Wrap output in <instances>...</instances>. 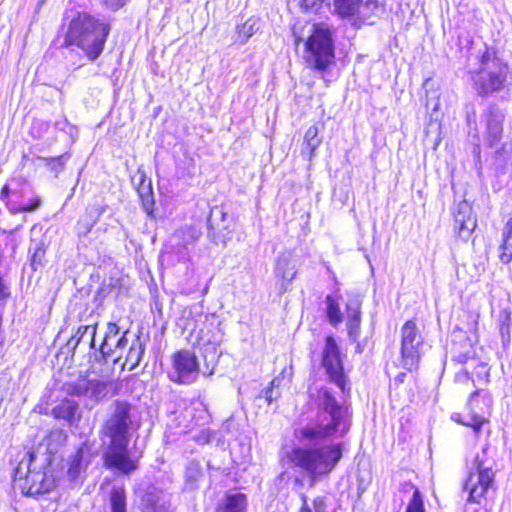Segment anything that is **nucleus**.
<instances>
[{"mask_svg": "<svg viewBox=\"0 0 512 512\" xmlns=\"http://www.w3.org/2000/svg\"><path fill=\"white\" fill-rule=\"evenodd\" d=\"M322 0H302L301 6L304 9H318L321 6Z\"/></svg>", "mask_w": 512, "mask_h": 512, "instance_id": "40", "label": "nucleus"}, {"mask_svg": "<svg viewBox=\"0 0 512 512\" xmlns=\"http://www.w3.org/2000/svg\"><path fill=\"white\" fill-rule=\"evenodd\" d=\"M504 118L503 112L496 104L488 105L481 116L490 147H494L502 138Z\"/></svg>", "mask_w": 512, "mask_h": 512, "instance_id": "14", "label": "nucleus"}, {"mask_svg": "<svg viewBox=\"0 0 512 512\" xmlns=\"http://www.w3.org/2000/svg\"><path fill=\"white\" fill-rule=\"evenodd\" d=\"M318 133V127L315 125L310 126L305 132L304 143L306 149L309 150L310 155L314 153L321 143V138L318 136Z\"/></svg>", "mask_w": 512, "mask_h": 512, "instance_id": "25", "label": "nucleus"}, {"mask_svg": "<svg viewBox=\"0 0 512 512\" xmlns=\"http://www.w3.org/2000/svg\"><path fill=\"white\" fill-rule=\"evenodd\" d=\"M62 430H52L39 446L27 453L28 459L22 460L16 470V478L25 479L27 494L39 495L53 489L55 481L50 474L49 466L52 456L57 452L58 444L65 440Z\"/></svg>", "mask_w": 512, "mask_h": 512, "instance_id": "3", "label": "nucleus"}, {"mask_svg": "<svg viewBox=\"0 0 512 512\" xmlns=\"http://www.w3.org/2000/svg\"><path fill=\"white\" fill-rule=\"evenodd\" d=\"M89 30H90V28H89V29H87V30H86V29H85V30H84V29H81L80 36L85 37L86 35H88Z\"/></svg>", "mask_w": 512, "mask_h": 512, "instance_id": "45", "label": "nucleus"}, {"mask_svg": "<svg viewBox=\"0 0 512 512\" xmlns=\"http://www.w3.org/2000/svg\"><path fill=\"white\" fill-rule=\"evenodd\" d=\"M333 7L340 17L356 16L361 21H368L380 10L377 0H333Z\"/></svg>", "mask_w": 512, "mask_h": 512, "instance_id": "13", "label": "nucleus"}, {"mask_svg": "<svg viewBox=\"0 0 512 512\" xmlns=\"http://www.w3.org/2000/svg\"><path fill=\"white\" fill-rule=\"evenodd\" d=\"M316 402V416L294 431L299 443L314 447H295L289 454L290 462L304 471L312 482L331 473L342 458L341 443L317 445L342 438L350 429L348 409L341 406L327 388L318 390Z\"/></svg>", "mask_w": 512, "mask_h": 512, "instance_id": "1", "label": "nucleus"}, {"mask_svg": "<svg viewBox=\"0 0 512 512\" xmlns=\"http://www.w3.org/2000/svg\"><path fill=\"white\" fill-rule=\"evenodd\" d=\"M496 462L490 454V448L484 447L477 453L469 466L467 479L464 483V491L468 492L467 501L470 503H481L494 486Z\"/></svg>", "mask_w": 512, "mask_h": 512, "instance_id": "8", "label": "nucleus"}, {"mask_svg": "<svg viewBox=\"0 0 512 512\" xmlns=\"http://www.w3.org/2000/svg\"><path fill=\"white\" fill-rule=\"evenodd\" d=\"M360 322H361V319L347 320L348 334H349V337L351 339H353L354 341L357 339V337L359 335Z\"/></svg>", "mask_w": 512, "mask_h": 512, "instance_id": "36", "label": "nucleus"}, {"mask_svg": "<svg viewBox=\"0 0 512 512\" xmlns=\"http://www.w3.org/2000/svg\"><path fill=\"white\" fill-rule=\"evenodd\" d=\"M419 492L420 491L414 484H412L411 482H404L401 484L398 493L395 496L398 497L400 503L403 504L405 499L408 498V496H410L411 498L412 496L416 495Z\"/></svg>", "mask_w": 512, "mask_h": 512, "instance_id": "30", "label": "nucleus"}, {"mask_svg": "<svg viewBox=\"0 0 512 512\" xmlns=\"http://www.w3.org/2000/svg\"><path fill=\"white\" fill-rule=\"evenodd\" d=\"M133 429L131 404L124 400L113 401L98 432L106 468L125 475L138 469V460L131 458L128 449Z\"/></svg>", "mask_w": 512, "mask_h": 512, "instance_id": "2", "label": "nucleus"}, {"mask_svg": "<svg viewBox=\"0 0 512 512\" xmlns=\"http://www.w3.org/2000/svg\"><path fill=\"white\" fill-rule=\"evenodd\" d=\"M503 149H505L507 151H511L512 150V144H504Z\"/></svg>", "mask_w": 512, "mask_h": 512, "instance_id": "46", "label": "nucleus"}, {"mask_svg": "<svg viewBox=\"0 0 512 512\" xmlns=\"http://www.w3.org/2000/svg\"><path fill=\"white\" fill-rule=\"evenodd\" d=\"M62 159H63V156L58 157V159H57V160L60 162Z\"/></svg>", "mask_w": 512, "mask_h": 512, "instance_id": "50", "label": "nucleus"}, {"mask_svg": "<svg viewBox=\"0 0 512 512\" xmlns=\"http://www.w3.org/2000/svg\"><path fill=\"white\" fill-rule=\"evenodd\" d=\"M470 359V356L467 354H459L454 357V360H456L459 363H466Z\"/></svg>", "mask_w": 512, "mask_h": 512, "instance_id": "43", "label": "nucleus"}, {"mask_svg": "<svg viewBox=\"0 0 512 512\" xmlns=\"http://www.w3.org/2000/svg\"><path fill=\"white\" fill-rule=\"evenodd\" d=\"M128 331L120 333V328L116 323L109 322L100 346L101 359L108 363L109 359L113 365L122 360V351L126 348L128 340L126 338Z\"/></svg>", "mask_w": 512, "mask_h": 512, "instance_id": "11", "label": "nucleus"}, {"mask_svg": "<svg viewBox=\"0 0 512 512\" xmlns=\"http://www.w3.org/2000/svg\"><path fill=\"white\" fill-rule=\"evenodd\" d=\"M456 222H459L461 224L460 231L467 230V234L470 233V231L474 228L475 223H466L463 217H460V214L456 216Z\"/></svg>", "mask_w": 512, "mask_h": 512, "instance_id": "39", "label": "nucleus"}, {"mask_svg": "<svg viewBox=\"0 0 512 512\" xmlns=\"http://www.w3.org/2000/svg\"><path fill=\"white\" fill-rule=\"evenodd\" d=\"M199 236V231L194 227H182L172 236L173 246L177 248L179 254H182L181 249L188 251L189 246L193 245L198 240Z\"/></svg>", "mask_w": 512, "mask_h": 512, "instance_id": "17", "label": "nucleus"}, {"mask_svg": "<svg viewBox=\"0 0 512 512\" xmlns=\"http://www.w3.org/2000/svg\"><path fill=\"white\" fill-rule=\"evenodd\" d=\"M87 466V462L84 461L83 450L79 449L75 456L72 458L68 468V478L71 482H77L81 476V473Z\"/></svg>", "mask_w": 512, "mask_h": 512, "instance_id": "21", "label": "nucleus"}, {"mask_svg": "<svg viewBox=\"0 0 512 512\" xmlns=\"http://www.w3.org/2000/svg\"><path fill=\"white\" fill-rule=\"evenodd\" d=\"M129 0H100L101 4L111 11L124 7Z\"/></svg>", "mask_w": 512, "mask_h": 512, "instance_id": "37", "label": "nucleus"}, {"mask_svg": "<svg viewBox=\"0 0 512 512\" xmlns=\"http://www.w3.org/2000/svg\"><path fill=\"white\" fill-rule=\"evenodd\" d=\"M109 501L111 512H127L126 492L123 487H113Z\"/></svg>", "mask_w": 512, "mask_h": 512, "instance_id": "23", "label": "nucleus"}, {"mask_svg": "<svg viewBox=\"0 0 512 512\" xmlns=\"http://www.w3.org/2000/svg\"><path fill=\"white\" fill-rule=\"evenodd\" d=\"M202 468L196 461L190 462L185 469V485L187 489L194 490L202 478Z\"/></svg>", "mask_w": 512, "mask_h": 512, "instance_id": "22", "label": "nucleus"}, {"mask_svg": "<svg viewBox=\"0 0 512 512\" xmlns=\"http://www.w3.org/2000/svg\"><path fill=\"white\" fill-rule=\"evenodd\" d=\"M454 419L456 421L462 423L463 425L472 427L476 433H478L480 431V429L485 421V419L482 416L477 415V414H468L461 420L456 419V418H454Z\"/></svg>", "mask_w": 512, "mask_h": 512, "instance_id": "29", "label": "nucleus"}, {"mask_svg": "<svg viewBox=\"0 0 512 512\" xmlns=\"http://www.w3.org/2000/svg\"><path fill=\"white\" fill-rule=\"evenodd\" d=\"M505 333H506V334H509V331H508V330L506 331V330H505V328H504V326H502V327H501V335H502V337H503V338H504Z\"/></svg>", "mask_w": 512, "mask_h": 512, "instance_id": "47", "label": "nucleus"}, {"mask_svg": "<svg viewBox=\"0 0 512 512\" xmlns=\"http://www.w3.org/2000/svg\"><path fill=\"white\" fill-rule=\"evenodd\" d=\"M257 30L256 22L252 19L247 20L242 26L237 27L240 41L245 43Z\"/></svg>", "mask_w": 512, "mask_h": 512, "instance_id": "27", "label": "nucleus"}, {"mask_svg": "<svg viewBox=\"0 0 512 512\" xmlns=\"http://www.w3.org/2000/svg\"><path fill=\"white\" fill-rule=\"evenodd\" d=\"M247 507V498L243 493H229L226 495L223 504L218 507L216 512H245Z\"/></svg>", "mask_w": 512, "mask_h": 512, "instance_id": "19", "label": "nucleus"}, {"mask_svg": "<svg viewBox=\"0 0 512 512\" xmlns=\"http://www.w3.org/2000/svg\"><path fill=\"white\" fill-rule=\"evenodd\" d=\"M9 192H10L9 187H8L7 185H5V186L2 188V190H1V193H0V199H1V200H5V199L8 197Z\"/></svg>", "mask_w": 512, "mask_h": 512, "instance_id": "44", "label": "nucleus"}, {"mask_svg": "<svg viewBox=\"0 0 512 512\" xmlns=\"http://www.w3.org/2000/svg\"><path fill=\"white\" fill-rule=\"evenodd\" d=\"M93 372L98 373L100 377L102 378H109L112 373V369L110 368H103L99 371L96 370L95 365H92Z\"/></svg>", "mask_w": 512, "mask_h": 512, "instance_id": "41", "label": "nucleus"}, {"mask_svg": "<svg viewBox=\"0 0 512 512\" xmlns=\"http://www.w3.org/2000/svg\"><path fill=\"white\" fill-rule=\"evenodd\" d=\"M145 352V343L142 341L140 336L131 342L125 360L120 361V370L127 369L128 371L134 370L141 362L143 354Z\"/></svg>", "mask_w": 512, "mask_h": 512, "instance_id": "16", "label": "nucleus"}, {"mask_svg": "<svg viewBox=\"0 0 512 512\" xmlns=\"http://www.w3.org/2000/svg\"><path fill=\"white\" fill-rule=\"evenodd\" d=\"M326 305H327V317L329 319V322L332 325H337L342 321V314L340 311V306L338 300L328 295L326 297Z\"/></svg>", "mask_w": 512, "mask_h": 512, "instance_id": "24", "label": "nucleus"}, {"mask_svg": "<svg viewBox=\"0 0 512 512\" xmlns=\"http://www.w3.org/2000/svg\"><path fill=\"white\" fill-rule=\"evenodd\" d=\"M423 339L414 321L408 320L401 328V355L405 369L412 371L420 360L419 347Z\"/></svg>", "mask_w": 512, "mask_h": 512, "instance_id": "9", "label": "nucleus"}, {"mask_svg": "<svg viewBox=\"0 0 512 512\" xmlns=\"http://www.w3.org/2000/svg\"><path fill=\"white\" fill-rule=\"evenodd\" d=\"M66 394L84 398L93 404L105 399L109 392L108 383L103 380L80 377L75 381L67 382L63 386Z\"/></svg>", "mask_w": 512, "mask_h": 512, "instance_id": "10", "label": "nucleus"}, {"mask_svg": "<svg viewBox=\"0 0 512 512\" xmlns=\"http://www.w3.org/2000/svg\"><path fill=\"white\" fill-rule=\"evenodd\" d=\"M211 433L209 430H202L196 437V441L199 444H207L211 441Z\"/></svg>", "mask_w": 512, "mask_h": 512, "instance_id": "38", "label": "nucleus"}, {"mask_svg": "<svg viewBox=\"0 0 512 512\" xmlns=\"http://www.w3.org/2000/svg\"><path fill=\"white\" fill-rule=\"evenodd\" d=\"M303 61L307 68L319 73H324L334 64V39L327 24L317 23L312 26L305 41Z\"/></svg>", "mask_w": 512, "mask_h": 512, "instance_id": "7", "label": "nucleus"}, {"mask_svg": "<svg viewBox=\"0 0 512 512\" xmlns=\"http://www.w3.org/2000/svg\"><path fill=\"white\" fill-rule=\"evenodd\" d=\"M322 365L330 380L344 391L346 380L343 372V364L338 345L332 336L326 337L325 347L322 353Z\"/></svg>", "mask_w": 512, "mask_h": 512, "instance_id": "12", "label": "nucleus"}, {"mask_svg": "<svg viewBox=\"0 0 512 512\" xmlns=\"http://www.w3.org/2000/svg\"><path fill=\"white\" fill-rule=\"evenodd\" d=\"M89 333L91 336V345L94 344L95 335H96V325H85L80 326L76 332V334L68 341V345H73L75 348L79 342L82 340L85 334Z\"/></svg>", "mask_w": 512, "mask_h": 512, "instance_id": "26", "label": "nucleus"}, {"mask_svg": "<svg viewBox=\"0 0 512 512\" xmlns=\"http://www.w3.org/2000/svg\"><path fill=\"white\" fill-rule=\"evenodd\" d=\"M109 30L107 24L90 15L78 14L69 24L64 44L78 46L91 60H95L103 51Z\"/></svg>", "mask_w": 512, "mask_h": 512, "instance_id": "6", "label": "nucleus"}, {"mask_svg": "<svg viewBox=\"0 0 512 512\" xmlns=\"http://www.w3.org/2000/svg\"><path fill=\"white\" fill-rule=\"evenodd\" d=\"M406 512H424V505L420 492L409 499Z\"/></svg>", "mask_w": 512, "mask_h": 512, "instance_id": "33", "label": "nucleus"}, {"mask_svg": "<svg viewBox=\"0 0 512 512\" xmlns=\"http://www.w3.org/2000/svg\"><path fill=\"white\" fill-rule=\"evenodd\" d=\"M204 331L200 329L197 334V347L202 351L204 358V368L201 370L197 356L190 350H179L172 355V368L168 372L169 379L177 384L189 385L194 382L202 373L204 376L214 374L219 356L218 348L221 342L220 337L216 333Z\"/></svg>", "mask_w": 512, "mask_h": 512, "instance_id": "4", "label": "nucleus"}, {"mask_svg": "<svg viewBox=\"0 0 512 512\" xmlns=\"http://www.w3.org/2000/svg\"><path fill=\"white\" fill-rule=\"evenodd\" d=\"M78 409V404L72 400L64 399L52 409V415L56 419L71 422Z\"/></svg>", "mask_w": 512, "mask_h": 512, "instance_id": "20", "label": "nucleus"}, {"mask_svg": "<svg viewBox=\"0 0 512 512\" xmlns=\"http://www.w3.org/2000/svg\"><path fill=\"white\" fill-rule=\"evenodd\" d=\"M275 274L282 280L281 290H287V284L291 283L296 276L295 265L292 263L291 255L284 253L278 256L276 261Z\"/></svg>", "mask_w": 512, "mask_h": 512, "instance_id": "15", "label": "nucleus"}, {"mask_svg": "<svg viewBox=\"0 0 512 512\" xmlns=\"http://www.w3.org/2000/svg\"><path fill=\"white\" fill-rule=\"evenodd\" d=\"M40 205V199L39 198H35L32 200L31 203L29 204H26V205H20L18 207H15V206H10V210L14 213H18V212H30V211H34L36 210Z\"/></svg>", "mask_w": 512, "mask_h": 512, "instance_id": "35", "label": "nucleus"}, {"mask_svg": "<svg viewBox=\"0 0 512 512\" xmlns=\"http://www.w3.org/2000/svg\"><path fill=\"white\" fill-rule=\"evenodd\" d=\"M476 394H477V392H474V393L471 395V397H470V401H469L470 405H472V404H473V402H474V397L476 396Z\"/></svg>", "mask_w": 512, "mask_h": 512, "instance_id": "49", "label": "nucleus"}, {"mask_svg": "<svg viewBox=\"0 0 512 512\" xmlns=\"http://www.w3.org/2000/svg\"><path fill=\"white\" fill-rule=\"evenodd\" d=\"M500 249V260L504 264L512 261V216L506 221L502 229V244Z\"/></svg>", "mask_w": 512, "mask_h": 512, "instance_id": "18", "label": "nucleus"}, {"mask_svg": "<svg viewBox=\"0 0 512 512\" xmlns=\"http://www.w3.org/2000/svg\"><path fill=\"white\" fill-rule=\"evenodd\" d=\"M140 197L142 198V204L143 208L146 211L148 215L152 214L153 211V200H152V189H151V183H148V186L146 188L142 187L139 189Z\"/></svg>", "mask_w": 512, "mask_h": 512, "instance_id": "28", "label": "nucleus"}, {"mask_svg": "<svg viewBox=\"0 0 512 512\" xmlns=\"http://www.w3.org/2000/svg\"><path fill=\"white\" fill-rule=\"evenodd\" d=\"M282 378L275 377L271 382L270 386L265 391V398L268 401V403H272L274 400H276L279 396L278 392H274L275 387H279L281 384Z\"/></svg>", "mask_w": 512, "mask_h": 512, "instance_id": "34", "label": "nucleus"}, {"mask_svg": "<svg viewBox=\"0 0 512 512\" xmlns=\"http://www.w3.org/2000/svg\"><path fill=\"white\" fill-rule=\"evenodd\" d=\"M360 300L358 298L351 299L347 305V320L360 319Z\"/></svg>", "mask_w": 512, "mask_h": 512, "instance_id": "32", "label": "nucleus"}, {"mask_svg": "<svg viewBox=\"0 0 512 512\" xmlns=\"http://www.w3.org/2000/svg\"><path fill=\"white\" fill-rule=\"evenodd\" d=\"M505 333H506V334H509V331H508V330L506 331V330H505V328H504V326H502V327H501V335H502V337H503V338H504Z\"/></svg>", "mask_w": 512, "mask_h": 512, "instance_id": "48", "label": "nucleus"}, {"mask_svg": "<svg viewBox=\"0 0 512 512\" xmlns=\"http://www.w3.org/2000/svg\"><path fill=\"white\" fill-rule=\"evenodd\" d=\"M302 501L303 503L299 512H325L324 499L321 497L313 501V509L308 505L306 496H302Z\"/></svg>", "mask_w": 512, "mask_h": 512, "instance_id": "31", "label": "nucleus"}, {"mask_svg": "<svg viewBox=\"0 0 512 512\" xmlns=\"http://www.w3.org/2000/svg\"><path fill=\"white\" fill-rule=\"evenodd\" d=\"M470 379V373L467 370H461L456 374V380L459 382H465Z\"/></svg>", "mask_w": 512, "mask_h": 512, "instance_id": "42", "label": "nucleus"}, {"mask_svg": "<svg viewBox=\"0 0 512 512\" xmlns=\"http://www.w3.org/2000/svg\"><path fill=\"white\" fill-rule=\"evenodd\" d=\"M470 83L479 97L487 98L505 89L509 68L495 51L485 48L478 66L469 71Z\"/></svg>", "mask_w": 512, "mask_h": 512, "instance_id": "5", "label": "nucleus"}]
</instances>
